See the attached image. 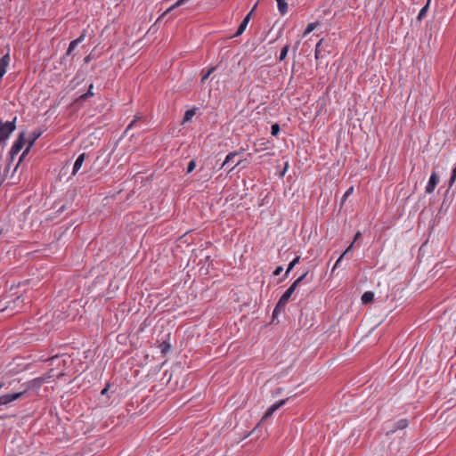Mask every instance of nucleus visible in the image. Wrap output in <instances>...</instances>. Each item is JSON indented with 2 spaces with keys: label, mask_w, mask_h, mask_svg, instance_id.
<instances>
[{
  "label": "nucleus",
  "mask_w": 456,
  "mask_h": 456,
  "mask_svg": "<svg viewBox=\"0 0 456 456\" xmlns=\"http://www.w3.org/2000/svg\"><path fill=\"white\" fill-rule=\"evenodd\" d=\"M16 118L12 121L4 122V126L0 127V143L9 139L12 132L16 129Z\"/></svg>",
  "instance_id": "1"
},
{
  "label": "nucleus",
  "mask_w": 456,
  "mask_h": 456,
  "mask_svg": "<svg viewBox=\"0 0 456 456\" xmlns=\"http://www.w3.org/2000/svg\"><path fill=\"white\" fill-rule=\"evenodd\" d=\"M16 118L12 121L4 122V126L0 127V143L9 139L12 132L16 129Z\"/></svg>",
  "instance_id": "2"
},
{
  "label": "nucleus",
  "mask_w": 456,
  "mask_h": 456,
  "mask_svg": "<svg viewBox=\"0 0 456 456\" xmlns=\"http://www.w3.org/2000/svg\"><path fill=\"white\" fill-rule=\"evenodd\" d=\"M308 272L304 273L300 277H298L291 285L290 287L282 294V296L280 297V299L282 300V303H288L290 297L296 290V289L298 287L300 282L307 276Z\"/></svg>",
  "instance_id": "3"
},
{
  "label": "nucleus",
  "mask_w": 456,
  "mask_h": 456,
  "mask_svg": "<svg viewBox=\"0 0 456 456\" xmlns=\"http://www.w3.org/2000/svg\"><path fill=\"white\" fill-rule=\"evenodd\" d=\"M24 143H25V134H24V133H20L19 134L18 139L15 141V142L13 143V145L11 149L10 154H11L12 158H13L15 155H17L21 151V149L24 146Z\"/></svg>",
  "instance_id": "4"
},
{
  "label": "nucleus",
  "mask_w": 456,
  "mask_h": 456,
  "mask_svg": "<svg viewBox=\"0 0 456 456\" xmlns=\"http://www.w3.org/2000/svg\"><path fill=\"white\" fill-rule=\"evenodd\" d=\"M408 425L409 422L406 419H401L395 424L388 423L387 428H389V430L387 431V435H389L390 433H395L397 430L404 429L408 427Z\"/></svg>",
  "instance_id": "5"
},
{
  "label": "nucleus",
  "mask_w": 456,
  "mask_h": 456,
  "mask_svg": "<svg viewBox=\"0 0 456 456\" xmlns=\"http://www.w3.org/2000/svg\"><path fill=\"white\" fill-rule=\"evenodd\" d=\"M23 394H24V392H18V393L7 394V395H1L0 396V406L7 405L15 400L21 398Z\"/></svg>",
  "instance_id": "6"
},
{
  "label": "nucleus",
  "mask_w": 456,
  "mask_h": 456,
  "mask_svg": "<svg viewBox=\"0 0 456 456\" xmlns=\"http://www.w3.org/2000/svg\"><path fill=\"white\" fill-rule=\"evenodd\" d=\"M286 399H282L271 405L262 417V421L268 419L273 414V412L280 409L281 406H283L286 403Z\"/></svg>",
  "instance_id": "7"
},
{
  "label": "nucleus",
  "mask_w": 456,
  "mask_h": 456,
  "mask_svg": "<svg viewBox=\"0 0 456 456\" xmlns=\"http://www.w3.org/2000/svg\"><path fill=\"white\" fill-rule=\"evenodd\" d=\"M438 183H439V176H438L437 173L432 172V174L429 177V180L428 182V184L426 185V188H425L426 192L428 194L432 193L435 191Z\"/></svg>",
  "instance_id": "8"
},
{
  "label": "nucleus",
  "mask_w": 456,
  "mask_h": 456,
  "mask_svg": "<svg viewBox=\"0 0 456 456\" xmlns=\"http://www.w3.org/2000/svg\"><path fill=\"white\" fill-rule=\"evenodd\" d=\"M10 54L6 53L0 58V79L4 76L10 64Z\"/></svg>",
  "instance_id": "9"
},
{
  "label": "nucleus",
  "mask_w": 456,
  "mask_h": 456,
  "mask_svg": "<svg viewBox=\"0 0 456 456\" xmlns=\"http://www.w3.org/2000/svg\"><path fill=\"white\" fill-rule=\"evenodd\" d=\"M255 8H256V6H254L253 9L243 19V20L241 21V23L240 24V26L238 28V30H237L235 36H240L245 31V29L250 20L251 14H252L253 11L255 10Z\"/></svg>",
  "instance_id": "10"
},
{
  "label": "nucleus",
  "mask_w": 456,
  "mask_h": 456,
  "mask_svg": "<svg viewBox=\"0 0 456 456\" xmlns=\"http://www.w3.org/2000/svg\"><path fill=\"white\" fill-rule=\"evenodd\" d=\"M41 135V133L38 132H34L32 134H31V139L29 140L28 143V146L27 148L25 149V151H23L20 159V161L24 158V156L29 151V150L31 149V147L34 145L35 142L37 140V138Z\"/></svg>",
  "instance_id": "11"
},
{
  "label": "nucleus",
  "mask_w": 456,
  "mask_h": 456,
  "mask_svg": "<svg viewBox=\"0 0 456 456\" xmlns=\"http://www.w3.org/2000/svg\"><path fill=\"white\" fill-rule=\"evenodd\" d=\"M86 153H82L76 159L74 166H73V170H72L73 175H75L78 172V170L81 168V167L86 159Z\"/></svg>",
  "instance_id": "12"
},
{
  "label": "nucleus",
  "mask_w": 456,
  "mask_h": 456,
  "mask_svg": "<svg viewBox=\"0 0 456 456\" xmlns=\"http://www.w3.org/2000/svg\"><path fill=\"white\" fill-rule=\"evenodd\" d=\"M300 262V256H296L288 265V268L285 272V274H284V279H286L289 273L291 272V270Z\"/></svg>",
  "instance_id": "13"
},
{
  "label": "nucleus",
  "mask_w": 456,
  "mask_h": 456,
  "mask_svg": "<svg viewBox=\"0 0 456 456\" xmlns=\"http://www.w3.org/2000/svg\"><path fill=\"white\" fill-rule=\"evenodd\" d=\"M278 4V9L281 14L284 15L288 12V4L286 0H276Z\"/></svg>",
  "instance_id": "14"
},
{
  "label": "nucleus",
  "mask_w": 456,
  "mask_h": 456,
  "mask_svg": "<svg viewBox=\"0 0 456 456\" xmlns=\"http://www.w3.org/2000/svg\"><path fill=\"white\" fill-rule=\"evenodd\" d=\"M373 299H374V294L370 291H366L362 296V304H369V303L372 302Z\"/></svg>",
  "instance_id": "15"
},
{
  "label": "nucleus",
  "mask_w": 456,
  "mask_h": 456,
  "mask_svg": "<svg viewBox=\"0 0 456 456\" xmlns=\"http://www.w3.org/2000/svg\"><path fill=\"white\" fill-rule=\"evenodd\" d=\"M287 303H282V300L281 299H279L274 310H273V316L277 315L279 313H281V311L284 310L285 306H286Z\"/></svg>",
  "instance_id": "16"
},
{
  "label": "nucleus",
  "mask_w": 456,
  "mask_h": 456,
  "mask_svg": "<svg viewBox=\"0 0 456 456\" xmlns=\"http://www.w3.org/2000/svg\"><path fill=\"white\" fill-rule=\"evenodd\" d=\"M188 0H178L176 1L173 5H171L169 8L167 9V11L163 13V15L170 12L171 11L175 10V8L182 6Z\"/></svg>",
  "instance_id": "17"
},
{
  "label": "nucleus",
  "mask_w": 456,
  "mask_h": 456,
  "mask_svg": "<svg viewBox=\"0 0 456 456\" xmlns=\"http://www.w3.org/2000/svg\"><path fill=\"white\" fill-rule=\"evenodd\" d=\"M319 26V23L318 22H312V23H309L307 25V27L305 28L304 33H303V37H305L306 35H308L309 33H311L314 29H315L317 27Z\"/></svg>",
  "instance_id": "18"
},
{
  "label": "nucleus",
  "mask_w": 456,
  "mask_h": 456,
  "mask_svg": "<svg viewBox=\"0 0 456 456\" xmlns=\"http://www.w3.org/2000/svg\"><path fill=\"white\" fill-rule=\"evenodd\" d=\"M215 69L216 67H212L207 71L202 70L201 84H203L209 77V76L214 72Z\"/></svg>",
  "instance_id": "19"
},
{
  "label": "nucleus",
  "mask_w": 456,
  "mask_h": 456,
  "mask_svg": "<svg viewBox=\"0 0 456 456\" xmlns=\"http://www.w3.org/2000/svg\"><path fill=\"white\" fill-rule=\"evenodd\" d=\"M195 114H196L195 110H188L184 114L183 123L191 121L192 119V118L195 116Z\"/></svg>",
  "instance_id": "20"
},
{
  "label": "nucleus",
  "mask_w": 456,
  "mask_h": 456,
  "mask_svg": "<svg viewBox=\"0 0 456 456\" xmlns=\"http://www.w3.org/2000/svg\"><path fill=\"white\" fill-rule=\"evenodd\" d=\"M93 89H94V85H93V84H91V85L89 86L88 91H87L86 94H82V95L79 97V98H80V100L84 101V100H86V99H87V98H89V97L94 96Z\"/></svg>",
  "instance_id": "21"
},
{
  "label": "nucleus",
  "mask_w": 456,
  "mask_h": 456,
  "mask_svg": "<svg viewBox=\"0 0 456 456\" xmlns=\"http://www.w3.org/2000/svg\"><path fill=\"white\" fill-rule=\"evenodd\" d=\"M289 50V45L287 44L281 50V53H280V57H279V60L280 61H283L287 54H288V52Z\"/></svg>",
  "instance_id": "22"
},
{
  "label": "nucleus",
  "mask_w": 456,
  "mask_h": 456,
  "mask_svg": "<svg viewBox=\"0 0 456 456\" xmlns=\"http://www.w3.org/2000/svg\"><path fill=\"white\" fill-rule=\"evenodd\" d=\"M237 155H238V152H231V153H229V154L226 156V158H225V159H224V163H223V167H224V166H225V165H228L230 162H232V161L233 160V159H234Z\"/></svg>",
  "instance_id": "23"
},
{
  "label": "nucleus",
  "mask_w": 456,
  "mask_h": 456,
  "mask_svg": "<svg viewBox=\"0 0 456 456\" xmlns=\"http://www.w3.org/2000/svg\"><path fill=\"white\" fill-rule=\"evenodd\" d=\"M322 42H323V39H321V40L317 43V45H316V46H315V53H314V54H315V58H316V59H318V58L321 56V46H322Z\"/></svg>",
  "instance_id": "24"
},
{
  "label": "nucleus",
  "mask_w": 456,
  "mask_h": 456,
  "mask_svg": "<svg viewBox=\"0 0 456 456\" xmlns=\"http://www.w3.org/2000/svg\"><path fill=\"white\" fill-rule=\"evenodd\" d=\"M353 192H354V186H351V187H349V188L346 191V192H345V194H344V196H343L342 201L344 202L345 200H346V199H347L350 195H352V194H353Z\"/></svg>",
  "instance_id": "25"
},
{
  "label": "nucleus",
  "mask_w": 456,
  "mask_h": 456,
  "mask_svg": "<svg viewBox=\"0 0 456 456\" xmlns=\"http://www.w3.org/2000/svg\"><path fill=\"white\" fill-rule=\"evenodd\" d=\"M428 9V3L419 11V15H418L419 20H421L426 15Z\"/></svg>",
  "instance_id": "26"
},
{
  "label": "nucleus",
  "mask_w": 456,
  "mask_h": 456,
  "mask_svg": "<svg viewBox=\"0 0 456 456\" xmlns=\"http://www.w3.org/2000/svg\"><path fill=\"white\" fill-rule=\"evenodd\" d=\"M279 132H280L279 125L278 124L273 125L272 127H271V134L273 135H277L279 134Z\"/></svg>",
  "instance_id": "27"
},
{
  "label": "nucleus",
  "mask_w": 456,
  "mask_h": 456,
  "mask_svg": "<svg viewBox=\"0 0 456 456\" xmlns=\"http://www.w3.org/2000/svg\"><path fill=\"white\" fill-rule=\"evenodd\" d=\"M77 44L76 41H71L69 43V48H68V51H67V54H70L72 53V51L77 47Z\"/></svg>",
  "instance_id": "28"
},
{
  "label": "nucleus",
  "mask_w": 456,
  "mask_h": 456,
  "mask_svg": "<svg viewBox=\"0 0 456 456\" xmlns=\"http://www.w3.org/2000/svg\"><path fill=\"white\" fill-rule=\"evenodd\" d=\"M196 167V162L194 160H191L187 167V173H191Z\"/></svg>",
  "instance_id": "29"
},
{
  "label": "nucleus",
  "mask_w": 456,
  "mask_h": 456,
  "mask_svg": "<svg viewBox=\"0 0 456 456\" xmlns=\"http://www.w3.org/2000/svg\"><path fill=\"white\" fill-rule=\"evenodd\" d=\"M343 258H344V256H342V255L338 257V259L336 261V263H335V265H334V266H333V268H332V270H331V272H332V273L335 271V269H336L337 267H338V266H339L340 262L342 261V259H343Z\"/></svg>",
  "instance_id": "30"
},
{
  "label": "nucleus",
  "mask_w": 456,
  "mask_h": 456,
  "mask_svg": "<svg viewBox=\"0 0 456 456\" xmlns=\"http://www.w3.org/2000/svg\"><path fill=\"white\" fill-rule=\"evenodd\" d=\"M282 271H283L282 266H281V265H280V266H277V267L275 268L274 272H273V275H274V276H278V275H280V274L281 273V272H282Z\"/></svg>",
  "instance_id": "31"
},
{
  "label": "nucleus",
  "mask_w": 456,
  "mask_h": 456,
  "mask_svg": "<svg viewBox=\"0 0 456 456\" xmlns=\"http://www.w3.org/2000/svg\"><path fill=\"white\" fill-rule=\"evenodd\" d=\"M353 246H354V242H352L348 247L341 254L342 256H345L346 254H348L352 248H353Z\"/></svg>",
  "instance_id": "32"
},
{
  "label": "nucleus",
  "mask_w": 456,
  "mask_h": 456,
  "mask_svg": "<svg viewBox=\"0 0 456 456\" xmlns=\"http://www.w3.org/2000/svg\"><path fill=\"white\" fill-rule=\"evenodd\" d=\"M85 37H86V34H85V32H83L81 34V36L79 37H77V39H75L74 41H76L77 44L78 45V44H80L81 42L84 41Z\"/></svg>",
  "instance_id": "33"
},
{
  "label": "nucleus",
  "mask_w": 456,
  "mask_h": 456,
  "mask_svg": "<svg viewBox=\"0 0 456 456\" xmlns=\"http://www.w3.org/2000/svg\"><path fill=\"white\" fill-rule=\"evenodd\" d=\"M361 236H362L361 232H357L355 233V235H354V238L353 242L354 243L356 240H358L361 238Z\"/></svg>",
  "instance_id": "34"
},
{
  "label": "nucleus",
  "mask_w": 456,
  "mask_h": 456,
  "mask_svg": "<svg viewBox=\"0 0 456 456\" xmlns=\"http://www.w3.org/2000/svg\"><path fill=\"white\" fill-rule=\"evenodd\" d=\"M109 388H110V385L108 384L102 390V395H107L108 391H109Z\"/></svg>",
  "instance_id": "35"
},
{
  "label": "nucleus",
  "mask_w": 456,
  "mask_h": 456,
  "mask_svg": "<svg viewBox=\"0 0 456 456\" xmlns=\"http://www.w3.org/2000/svg\"><path fill=\"white\" fill-rule=\"evenodd\" d=\"M161 347L162 352L165 353L169 348V345L162 344Z\"/></svg>",
  "instance_id": "36"
},
{
  "label": "nucleus",
  "mask_w": 456,
  "mask_h": 456,
  "mask_svg": "<svg viewBox=\"0 0 456 456\" xmlns=\"http://www.w3.org/2000/svg\"><path fill=\"white\" fill-rule=\"evenodd\" d=\"M90 61H91V55H87V56L85 58V60H84L85 63H88V62H90Z\"/></svg>",
  "instance_id": "37"
},
{
  "label": "nucleus",
  "mask_w": 456,
  "mask_h": 456,
  "mask_svg": "<svg viewBox=\"0 0 456 456\" xmlns=\"http://www.w3.org/2000/svg\"><path fill=\"white\" fill-rule=\"evenodd\" d=\"M134 121H135V120L132 121V122H131V124H129V126H127V129L131 128V126H133V124H134Z\"/></svg>",
  "instance_id": "38"
},
{
  "label": "nucleus",
  "mask_w": 456,
  "mask_h": 456,
  "mask_svg": "<svg viewBox=\"0 0 456 456\" xmlns=\"http://www.w3.org/2000/svg\"><path fill=\"white\" fill-rule=\"evenodd\" d=\"M4 126V123L2 122V120L0 119V127H3Z\"/></svg>",
  "instance_id": "39"
},
{
  "label": "nucleus",
  "mask_w": 456,
  "mask_h": 456,
  "mask_svg": "<svg viewBox=\"0 0 456 456\" xmlns=\"http://www.w3.org/2000/svg\"><path fill=\"white\" fill-rule=\"evenodd\" d=\"M239 164H240V162L236 163V165H235L234 167H232L231 168V170L234 169V167H237V166H239Z\"/></svg>",
  "instance_id": "40"
},
{
  "label": "nucleus",
  "mask_w": 456,
  "mask_h": 456,
  "mask_svg": "<svg viewBox=\"0 0 456 456\" xmlns=\"http://www.w3.org/2000/svg\"><path fill=\"white\" fill-rule=\"evenodd\" d=\"M298 45H299V43H297V45L295 46L294 51H296L297 49Z\"/></svg>",
  "instance_id": "41"
},
{
  "label": "nucleus",
  "mask_w": 456,
  "mask_h": 456,
  "mask_svg": "<svg viewBox=\"0 0 456 456\" xmlns=\"http://www.w3.org/2000/svg\"><path fill=\"white\" fill-rule=\"evenodd\" d=\"M4 387V383H0V388Z\"/></svg>",
  "instance_id": "42"
}]
</instances>
